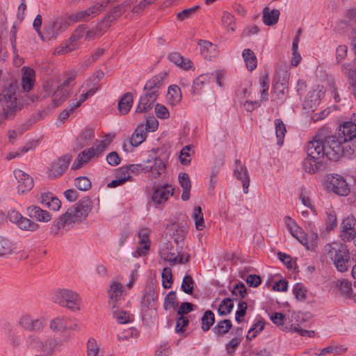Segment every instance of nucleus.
<instances>
[{
	"label": "nucleus",
	"instance_id": "obj_38",
	"mask_svg": "<svg viewBox=\"0 0 356 356\" xmlns=\"http://www.w3.org/2000/svg\"><path fill=\"white\" fill-rule=\"evenodd\" d=\"M211 75L202 74L197 76L193 83L191 93L193 95H198L202 90L210 83Z\"/></svg>",
	"mask_w": 356,
	"mask_h": 356
},
{
	"label": "nucleus",
	"instance_id": "obj_59",
	"mask_svg": "<svg viewBox=\"0 0 356 356\" xmlns=\"http://www.w3.org/2000/svg\"><path fill=\"white\" fill-rule=\"evenodd\" d=\"M259 83L261 85V101L265 102L268 99V90L269 88V79L267 74L260 77Z\"/></svg>",
	"mask_w": 356,
	"mask_h": 356
},
{
	"label": "nucleus",
	"instance_id": "obj_62",
	"mask_svg": "<svg viewBox=\"0 0 356 356\" xmlns=\"http://www.w3.org/2000/svg\"><path fill=\"white\" fill-rule=\"evenodd\" d=\"M233 307L234 304L232 300L230 298H225L219 305L218 313L221 316L227 315L232 312Z\"/></svg>",
	"mask_w": 356,
	"mask_h": 356
},
{
	"label": "nucleus",
	"instance_id": "obj_52",
	"mask_svg": "<svg viewBox=\"0 0 356 356\" xmlns=\"http://www.w3.org/2000/svg\"><path fill=\"white\" fill-rule=\"evenodd\" d=\"M356 145L355 141H350L349 140H341V147H343V155L350 157L356 155V148L353 146Z\"/></svg>",
	"mask_w": 356,
	"mask_h": 356
},
{
	"label": "nucleus",
	"instance_id": "obj_56",
	"mask_svg": "<svg viewBox=\"0 0 356 356\" xmlns=\"http://www.w3.org/2000/svg\"><path fill=\"white\" fill-rule=\"evenodd\" d=\"M112 314L118 323L120 324H126L131 321V316L123 310L118 309V307L113 309Z\"/></svg>",
	"mask_w": 356,
	"mask_h": 356
},
{
	"label": "nucleus",
	"instance_id": "obj_41",
	"mask_svg": "<svg viewBox=\"0 0 356 356\" xmlns=\"http://www.w3.org/2000/svg\"><path fill=\"white\" fill-rule=\"evenodd\" d=\"M158 298V294L154 287L149 286L145 289L142 305L144 307H154Z\"/></svg>",
	"mask_w": 356,
	"mask_h": 356
},
{
	"label": "nucleus",
	"instance_id": "obj_6",
	"mask_svg": "<svg viewBox=\"0 0 356 356\" xmlns=\"http://www.w3.org/2000/svg\"><path fill=\"white\" fill-rule=\"evenodd\" d=\"M53 302L72 312L81 309V298L78 293L69 289H58L51 295Z\"/></svg>",
	"mask_w": 356,
	"mask_h": 356
},
{
	"label": "nucleus",
	"instance_id": "obj_43",
	"mask_svg": "<svg viewBox=\"0 0 356 356\" xmlns=\"http://www.w3.org/2000/svg\"><path fill=\"white\" fill-rule=\"evenodd\" d=\"M95 93V89H89L86 92L81 94L79 99H72L67 108L69 109L71 112H74L76 108L79 107L82 103H83L88 97L92 96Z\"/></svg>",
	"mask_w": 356,
	"mask_h": 356
},
{
	"label": "nucleus",
	"instance_id": "obj_60",
	"mask_svg": "<svg viewBox=\"0 0 356 356\" xmlns=\"http://www.w3.org/2000/svg\"><path fill=\"white\" fill-rule=\"evenodd\" d=\"M94 131L92 129H85L80 136L78 137L77 140L81 146H85L88 143L94 138Z\"/></svg>",
	"mask_w": 356,
	"mask_h": 356
},
{
	"label": "nucleus",
	"instance_id": "obj_26",
	"mask_svg": "<svg viewBox=\"0 0 356 356\" xmlns=\"http://www.w3.org/2000/svg\"><path fill=\"white\" fill-rule=\"evenodd\" d=\"M235 163V177L242 182L243 193L247 194L248 193V187L250 186V177L248 170L245 166L241 164V161L239 160H236Z\"/></svg>",
	"mask_w": 356,
	"mask_h": 356
},
{
	"label": "nucleus",
	"instance_id": "obj_37",
	"mask_svg": "<svg viewBox=\"0 0 356 356\" xmlns=\"http://www.w3.org/2000/svg\"><path fill=\"white\" fill-rule=\"evenodd\" d=\"M61 346V342L57 338L50 337H43L42 347L41 351L47 354L51 355L56 351Z\"/></svg>",
	"mask_w": 356,
	"mask_h": 356
},
{
	"label": "nucleus",
	"instance_id": "obj_4",
	"mask_svg": "<svg viewBox=\"0 0 356 356\" xmlns=\"http://www.w3.org/2000/svg\"><path fill=\"white\" fill-rule=\"evenodd\" d=\"M323 253L325 258L330 260L336 269L341 273L348 270L349 267V251L346 245L334 241L324 246Z\"/></svg>",
	"mask_w": 356,
	"mask_h": 356
},
{
	"label": "nucleus",
	"instance_id": "obj_53",
	"mask_svg": "<svg viewBox=\"0 0 356 356\" xmlns=\"http://www.w3.org/2000/svg\"><path fill=\"white\" fill-rule=\"evenodd\" d=\"M221 22L223 26L227 29L229 32L235 31V17L228 12H224L221 18Z\"/></svg>",
	"mask_w": 356,
	"mask_h": 356
},
{
	"label": "nucleus",
	"instance_id": "obj_32",
	"mask_svg": "<svg viewBox=\"0 0 356 356\" xmlns=\"http://www.w3.org/2000/svg\"><path fill=\"white\" fill-rule=\"evenodd\" d=\"M168 59L171 63L184 70L193 69L192 61L189 58L182 56L179 53L172 52L170 54Z\"/></svg>",
	"mask_w": 356,
	"mask_h": 356
},
{
	"label": "nucleus",
	"instance_id": "obj_49",
	"mask_svg": "<svg viewBox=\"0 0 356 356\" xmlns=\"http://www.w3.org/2000/svg\"><path fill=\"white\" fill-rule=\"evenodd\" d=\"M232 324L230 320L226 319L218 322L213 328V332L218 336L221 337L227 334L232 328Z\"/></svg>",
	"mask_w": 356,
	"mask_h": 356
},
{
	"label": "nucleus",
	"instance_id": "obj_28",
	"mask_svg": "<svg viewBox=\"0 0 356 356\" xmlns=\"http://www.w3.org/2000/svg\"><path fill=\"white\" fill-rule=\"evenodd\" d=\"M307 154L313 158L321 159L325 157L323 140L314 139L308 143Z\"/></svg>",
	"mask_w": 356,
	"mask_h": 356
},
{
	"label": "nucleus",
	"instance_id": "obj_17",
	"mask_svg": "<svg viewBox=\"0 0 356 356\" xmlns=\"http://www.w3.org/2000/svg\"><path fill=\"white\" fill-rule=\"evenodd\" d=\"M108 295L109 298V305L113 309H114L118 307L119 302L123 300L126 295V291L120 282L113 280L108 289Z\"/></svg>",
	"mask_w": 356,
	"mask_h": 356
},
{
	"label": "nucleus",
	"instance_id": "obj_47",
	"mask_svg": "<svg viewBox=\"0 0 356 356\" xmlns=\"http://www.w3.org/2000/svg\"><path fill=\"white\" fill-rule=\"evenodd\" d=\"M181 92L180 88L176 86H170L167 93V99L171 105H177L181 100Z\"/></svg>",
	"mask_w": 356,
	"mask_h": 356
},
{
	"label": "nucleus",
	"instance_id": "obj_5",
	"mask_svg": "<svg viewBox=\"0 0 356 356\" xmlns=\"http://www.w3.org/2000/svg\"><path fill=\"white\" fill-rule=\"evenodd\" d=\"M323 253L325 258L330 260L336 269L341 273L348 270L349 267V251L346 245L334 241L324 246Z\"/></svg>",
	"mask_w": 356,
	"mask_h": 356
},
{
	"label": "nucleus",
	"instance_id": "obj_33",
	"mask_svg": "<svg viewBox=\"0 0 356 356\" xmlns=\"http://www.w3.org/2000/svg\"><path fill=\"white\" fill-rule=\"evenodd\" d=\"M163 77L164 75L158 74L149 79L144 87V90L146 91V93L150 95L152 92L157 98L158 92L163 85Z\"/></svg>",
	"mask_w": 356,
	"mask_h": 356
},
{
	"label": "nucleus",
	"instance_id": "obj_54",
	"mask_svg": "<svg viewBox=\"0 0 356 356\" xmlns=\"http://www.w3.org/2000/svg\"><path fill=\"white\" fill-rule=\"evenodd\" d=\"M192 216L195 220V227L198 230H202L205 227L203 213L200 207L194 208Z\"/></svg>",
	"mask_w": 356,
	"mask_h": 356
},
{
	"label": "nucleus",
	"instance_id": "obj_11",
	"mask_svg": "<svg viewBox=\"0 0 356 356\" xmlns=\"http://www.w3.org/2000/svg\"><path fill=\"white\" fill-rule=\"evenodd\" d=\"M145 172H151L153 178L158 177L165 169L164 159L157 155V150L150 151L148 158L144 161Z\"/></svg>",
	"mask_w": 356,
	"mask_h": 356
},
{
	"label": "nucleus",
	"instance_id": "obj_8",
	"mask_svg": "<svg viewBox=\"0 0 356 356\" xmlns=\"http://www.w3.org/2000/svg\"><path fill=\"white\" fill-rule=\"evenodd\" d=\"M71 25L68 17H58L47 22L44 26V35L42 41L56 39Z\"/></svg>",
	"mask_w": 356,
	"mask_h": 356
},
{
	"label": "nucleus",
	"instance_id": "obj_25",
	"mask_svg": "<svg viewBox=\"0 0 356 356\" xmlns=\"http://www.w3.org/2000/svg\"><path fill=\"white\" fill-rule=\"evenodd\" d=\"M35 83V71L29 67H23L22 68L21 86L23 92H29L31 91Z\"/></svg>",
	"mask_w": 356,
	"mask_h": 356
},
{
	"label": "nucleus",
	"instance_id": "obj_40",
	"mask_svg": "<svg viewBox=\"0 0 356 356\" xmlns=\"http://www.w3.org/2000/svg\"><path fill=\"white\" fill-rule=\"evenodd\" d=\"M136 0H124L120 4L113 8L112 15L114 17H118L129 9H131V12L134 13H139L140 12H134L133 10L134 7L138 4H136Z\"/></svg>",
	"mask_w": 356,
	"mask_h": 356
},
{
	"label": "nucleus",
	"instance_id": "obj_51",
	"mask_svg": "<svg viewBox=\"0 0 356 356\" xmlns=\"http://www.w3.org/2000/svg\"><path fill=\"white\" fill-rule=\"evenodd\" d=\"M275 128V134L277 140V145H282L284 142V138L286 131L284 122L280 119H276L274 122Z\"/></svg>",
	"mask_w": 356,
	"mask_h": 356
},
{
	"label": "nucleus",
	"instance_id": "obj_10",
	"mask_svg": "<svg viewBox=\"0 0 356 356\" xmlns=\"http://www.w3.org/2000/svg\"><path fill=\"white\" fill-rule=\"evenodd\" d=\"M324 186L327 190L342 196L347 195L350 192L346 179L337 174L328 175L324 181Z\"/></svg>",
	"mask_w": 356,
	"mask_h": 356
},
{
	"label": "nucleus",
	"instance_id": "obj_15",
	"mask_svg": "<svg viewBox=\"0 0 356 356\" xmlns=\"http://www.w3.org/2000/svg\"><path fill=\"white\" fill-rule=\"evenodd\" d=\"M161 257L167 261L173 264H183L188 261V256H179L178 250L171 242L165 243L160 249Z\"/></svg>",
	"mask_w": 356,
	"mask_h": 356
},
{
	"label": "nucleus",
	"instance_id": "obj_35",
	"mask_svg": "<svg viewBox=\"0 0 356 356\" xmlns=\"http://www.w3.org/2000/svg\"><path fill=\"white\" fill-rule=\"evenodd\" d=\"M156 99V97L154 93L152 92L150 95L145 93V95L140 98L139 103L136 108V112L142 113L149 111Z\"/></svg>",
	"mask_w": 356,
	"mask_h": 356
},
{
	"label": "nucleus",
	"instance_id": "obj_30",
	"mask_svg": "<svg viewBox=\"0 0 356 356\" xmlns=\"http://www.w3.org/2000/svg\"><path fill=\"white\" fill-rule=\"evenodd\" d=\"M95 156V152L94 147H90L83 150L78 154L72 165V169L78 170L81 168Z\"/></svg>",
	"mask_w": 356,
	"mask_h": 356
},
{
	"label": "nucleus",
	"instance_id": "obj_2",
	"mask_svg": "<svg viewBox=\"0 0 356 356\" xmlns=\"http://www.w3.org/2000/svg\"><path fill=\"white\" fill-rule=\"evenodd\" d=\"M29 97L21 95L18 91L17 81L10 78L3 86L0 94L2 111L0 118L2 120H13L17 112L28 104Z\"/></svg>",
	"mask_w": 356,
	"mask_h": 356
},
{
	"label": "nucleus",
	"instance_id": "obj_16",
	"mask_svg": "<svg viewBox=\"0 0 356 356\" xmlns=\"http://www.w3.org/2000/svg\"><path fill=\"white\" fill-rule=\"evenodd\" d=\"M8 217L11 222L15 224L22 230L35 232L39 228V225L36 222L22 216L17 211L12 210L9 211Z\"/></svg>",
	"mask_w": 356,
	"mask_h": 356
},
{
	"label": "nucleus",
	"instance_id": "obj_1",
	"mask_svg": "<svg viewBox=\"0 0 356 356\" xmlns=\"http://www.w3.org/2000/svg\"><path fill=\"white\" fill-rule=\"evenodd\" d=\"M92 207V200L84 197L78 203L70 207L64 214L54 221L51 228V234L54 236H60L64 231H68L76 224L82 222L88 216Z\"/></svg>",
	"mask_w": 356,
	"mask_h": 356
},
{
	"label": "nucleus",
	"instance_id": "obj_44",
	"mask_svg": "<svg viewBox=\"0 0 356 356\" xmlns=\"http://www.w3.org/2000/svg\"><path fill=\"white\" fill-rule=\"evenodd\" d=\"M341 134L343 138L340 140H351L353 138L356 137V124L352 122H346L340 128Z\"/></svg>",
	"mask_w": 356,
	"mask_h": 356
},
{
	"label": "nucleus",
	"instance_id": "obj_21",
	"mask_svg": "<svg viewBox=\"0 0 356 356\" xmlns=\"http://www.w3.org/2000/svg\"><path fill=\"white\" fill-rule=\"evenodd\" d=\"M150 229L148 228L140 229L138 232L139 245L134 253V257H142L146 254L149 249L150 240L149 234Z\"/></svg>",
	"mask_w": 356,
	"mask_h": 356
},
{
	"label": "nucleus",
	"instance_id": "obj_19",
	"mask_svg": "<svg viewBox=\"0 0 356 356\" xmlns=\"http://www.w3.org/2000/svg\"><path fill=\"white\" fill-rule=\"evenodd\" d=\"M147 133L144 124L137 127L130 139L124 140L123 149L126 152H131L133 147H138L146 138Z\"/></svg>",
	"mask_w": 356,
	"mask_h": 356
},
{
	"label": "nucleus",
	"instance_id": "obj_24",
	"mask_svg": "<svg viewBox=\"0 0 356 356\" xmlns=\"http://www.w3.org/2000/svg\"><path fill=\"white\" fill-rule=\"evenodd\" d=\"M14 175L18 181V193H24L33 188V179L28 174L21 170L17 169L14 171Z\"/></svg>",
	"mask_w": 356,
	"mask_h": 356
},
{
	"label": "nucleus",
	"instance_id": "obj_36",
	"mask_svg": "<svg viewBox=\"0 0 356 356\" xmlns=\"http://www.w3.org/2000/svg\"><path fill=\"white\" fill-rule=\"evenodd\" d=\"M198 44L200 47L201 54L204 58L211 60L218 56V50L216 44L207 40H200Z\"/></svg>",
	"mask_w": 356,
	"mask_h": 356
},
{
	"label": "nucleus",
	"instance_id": "obj_18",
	"mask_svg": "<svg viewBox=\"0 0 356 356\" xmlns=\"http://www.w3.org/2000/svg\"><path fill=\"white\" fill-rule=\"evenodd\" d=\"M174 194V188L170 184L158 185L154 187L152 200L156 204L165 202Z\"/></svg>",
	"mask_w": 356,
	"mask_h": 356
},
{
	"label": "nucleus",
	"instance_id": "obj_63",
	"mask_svg": "<svg viewBox=\"0 0 356 356\" xmlns=\"http://www.w3.org/2000/svg\"><path fill=\"white\" fill-rule=\"evenodd\" d=\"M337 287L342 296L349 297L353 291L352 284L346 280L338 281Z\"/></svg>",
	"mask_w": 356,
	"mask_h": 356
},
{
	"label": "nucleus",
	"instance_id": "obj_27",
	"mask_svg": "<svg viewBox=\"0 0 356 356\" xmlns=\"http://www.w3.org/2000/svg\"><path fill=\"white\" fill-rule=\"evenodd\" d=\"M27 214L31 218L40 222H48L51 220V215L49 212L35 205L27 208Z\"/></svg>",
	"mask_w": 356,
	"mask_h": 356
},
{
	"label": "nucleus",
	"instance_id": "obj_22",
	"mask_svg": "<svg viewBox=\"0 0 356 356\" xmlns=\"http://www.w3.org/2000/svg\"><path fill=\"white\" fill-rule=\"evenodd\" d=\"M17 252V243L9 237L0 235V257L8 258Z\"/></svg>",
	"mask_w": 356,
	"mask_h": 356
},
{
	"label": "nucleus",
	"instance_id": "obj_12",
	"mask_svg": "<svg viewBox=\"0 0 356 356\" xmlns=\"http://www.w3.org/2000/svg\"><path fill=\"white\" fill-rule=\"evenodd\" d=\"M309 314L298 312L293 314L291 316V324L282 327V330L288 332H297L300 336L313 337L314 332L302 329L301 326L306 322Z\"/></svg>",
	"mask_w": 356,
	"mask_h": 356
},
{
	"label": "nucleus",
	"instance_id": "obj_7",
	"mask_svg": "<svg viewBox=\"0 0 356 356\" xmlns=\"http://www.w3.org/2000/svg\"><path fill=\"white\" fill-rule=\"evenodd\" d=\"M69 90L63 89L62 87L57 86L51 94V103L48 104L43 110L33 116V122L47 117L52 110L60 106L70 95Z\"/></svg>",
	"mask_w": 356,
	"mask_h": 356
},
{
	"label": "nucleus",
	"instance_id": "obj_42",
	"mask_svg": "<svg viewBox=\"0 0 356 356\" xmlns=\"http://www.w3.org/2000/svg\"><path fill=\"white\" fill-rule=\"evenodd\" d=\"M133 95L131 92H126L123 95L118 103V111L122 115L127 114L133 104Z\"/></svg>",
	"mask_w": 356,
	"mask_h": 356
},
{
	"label": "nucleus",
	"instance_id": "obj_46",
	"mask_svg": "<svg viewBox=\"0 0 356 356\" xmlns=\"http://www.w3.org/2000/svg\"><path fill=\"white\" fill-rule=\"evenodd\" d=\"M242 56L245 63L246 67L249 71H253L257 66V57L250 49H245L243 51Z\"/></svg>",
	"mask_w": 356,
	"mask_h": 356
},
{
	"label": "nucleus",
	"instance_id": "obj_31",
	"mask_svg": "<svg viewBox=\"0 0 356 356\" xmlns=\"http://www.w3.org/2000/svg\"><path fill=\"white\" fill-rule=\"evenodd\" d=\"M296 232H294L293 234H291L293 237H295L300 243H301L303 245H305L307 249H313L316 245V240L318 238L317 234H312L311 237L309 238L307 235L305 233V232L299 227L296 229Z\"/></svg>",
	"mask_w": 356,
	"mask_h": 356
},
{
	"label": "nucleus",
	"instance_id": "obj_39",
	"mask_svg": "<svg viewBox=\"0 0 356 356\" xmlns=\"http://www.w3.org/2000/svg\"><path fill=\"white\" fill-rule=\"evenodd\" d=\"M280 12L277 9L270 10L266 7L263 10V22L267 26H273L278 22Z\"/></svg>",
	"mask_w": 356,
	"mask_h": 356
},
{
	"label": "nucleus",
	"instance_id": "obj_45",
	"mask_svg": "<svg viewBox=\"0 0 356 356\" xmlns=\"http://www.w3.org/2000/svg\"><path fill=\"white\" fill-rule=\"evenodd\" d=\"M87 356H103L102 345L94 338H90L86 343Z\"/></svg>",
	"mask_w": 356,
	"mask_h": 356
},
{
	"label": "nucleus",
	"instance_id": "obj_64",
	"mask_svg": "<svg viewBox=\"0 0 356 356\" xmlns=\"http://www.w3.org/2000/svg\"><path fill=\"white\" fill-rule=\"evenodd\" d=\"M264 323L263 321H258L253 325V326L249 330L246 338L249 340H252L260 332L264 330Z\"/></svg>",
	"mask_w": 356,
	"mask_h": 356
},
{
	"label": "nucleus",
	"instance_id": "obj_55",
	"mask_svg": "<svg viewBox=\"0 0 356 356\" xmlns=\"http://www.w3.org/2000/svg\"><path fill=\"white\" fill-rule=\"evenodd\" d=\"M323 95L321 90H314L307 95L308 106L313 108L319 104V102Z\"/></svg>",
	"mask_w": 356,
	"mask_h": 356
},
{
	"label": "nucleus",
	"instance_id": "obj_50",
	"mask_svg": "<svg viewBox=\"0 0 356 356\" xmlns=\"http://www.w3.org/2000/svg\"><path fill=\"white\" fill-rule=\"evenodd\" d=\"M113 137L110 135H106L104 139L96 141L94 149L95 155L98 156L102 154L109 146L113 140Z\"/></svg>",
	"mask_w": 356,
	"mask_h": 356
},
{
	"label": "nucleus",
	"instance_id": "obj_23",
	"mask_svg": "<svg viewBox=\"0 0 356 356\" xmlns=\"http://www.w3.org/2000/svg\"><path fill=\"white\" fill-rule=\"evenodd\" d=\"M341 236L343 240L351 241L356 234V219L348 216L341 224Z\"/></svg>",
	"mask_w": 356,
	"mask_h": 356
},
{
	"label": "nucleus",
	"instance_id": "obj_48",
	"mask_svg": "<svg viewBox=\"0 0 356 356\" xmlns=\"http://www.w3.org/2000/svg\"><path fill=\"white\" fill-rule=\"evenodd\" d=\"M106 28L103 21L93 29H89L86 26V40H92L100 37L105 32Z\"/></svg>",
	"mask_w": 356,
	"mask_h": 356
},
{
	"label": "nucleus",
	"instance_id": "obj_20",
	"mask_svg": "<svg viewBox=\"0 0 356 356\" xmlns=\"http://www.w3.org/2000/svg\"><path fill=\"white\" fill-rule=\"evenodd\" d=\"M72 158L70 154H65L54 161L49 166V176L52 178L61 176L67 168Z\"/></svg>",
	"mask_w": 356,
	"mask_h": 356
},
{
	"label": "nucleus",
	"instance_id": "obj_13",
	"mask_svg": "<svg viewBox=\"0 0 356 356\" xmlns=\"http://www.w3.org/2000/svg\"><path fill=\"white\" fill-rule=\"evenodd\" d=\"M83 38L86 40V26L84 25L79 26L74 31L66 44L58 47L54 51V54L62 55L74 51L78 47L77 42Z\"/></svg>",
	"mask_w": 356,
	"mask_h": 356
},
{
	"label": "nucleus",
	"instance_id": "obj_58",
	"mask_svg": "<svg viewBox=\"0 0 356 356\" xmlns=\"http://www.w3.org/2000/svg\"><path fill=\"white\" fill-rule=\"evenodd\" d=\"M215 318L213 313L208 310L202 318V329L206 332L210 329V327L214 323Z\"/></svg>",
	"mask_w": 356,
	"mask_h": 356
},
{
	"label": "nucleus",
	"instance_id": "obj_3",
	"mask_svg": "<svg viewBox=\"0 0 356 356\" xmlns=\"http://www.w3.org/2000/svg\"><path fill=\"white\" fill-rule=\"evenodd\" d=\"M17 325L22 330L31 332L26 339V345L31 348L41 351L42 347V332L47 327L44 316H35L30 313H24L18 318Z\"/></svg>",
	"mask_w": 356,
	"mask_h": 356
},
{
	"label": "nucleus",
	"instance_id": "obj_14",
	"mask_svg": "<svg viewBox=\"0 0 356 356\" xmlns=\"http://www.w3.org/2000/svg\"><path fill=\"white\" fill-rule=\"evenodd\" d=\"M325 156L330 160L337 161L343 155L341 140L334 136H328L323 140Z\"/></svg>",
	"mask_w": 356,
	"mask_h": 356
},
{
	"label": "nucleus",
	"instance_id": "obj_57",
	"mask_svg": "<svg viewBox=\"0 0 356 356\" xmlns=\"http://www.w3.org/2000/svg\"><path fill=\"white\" fill-rule=\"evenodd\" d=\"M34 148H35V145L32 143H28L17 151L10 152L6 154V159L8 161L12 160L15 158L20 156L23 154H25L28 151L33 149Z\"/></svg>",
	"mask_w": 356,
	"mask_h": 356
},
{
	"label": "nucleus",
	"instance_id": "obj_34",
	"mask_svg": "<svg viewBox=\"0 0 356 356\" xmlns=\"http://www.w3.org/2000/svg\"><path fill=\"white\" fill-rule=\"evenodd\" d=\"M302 167L306 172L315 174L323 167V161L307 155L303 161Z\"/></svg>",
	"mask_w": 356,
	"mask_h": 356
},
{
	"label": "nucleus",
	"instance_id": "obj_9",
	"mask_svg": "<svg viewBox=\"0 0 356 356\" xmlns=\"http://www.w3.org/2000/svg\"><path fill=\"white\" fill-rule=\"evenodd\" d=\"M104 8V3H97L87 9L77 10L68 16L70 24L88 22L99 15Z\"/></svg>",
	"mask_w": 356,
	"mask_h": 356
},
{
	"label": "nucleus",
	"instance_id": "obj_29",
	"mask_svg": "<svg viewBox=\"0 0 356 356\" xmlns=\"http://www.w3.org/2000/svg\"><path fill=\"white\" fill-rule=\"evenodd\" d=\"M49 329L54 332H64L73 327L69 326L67 317L58 316L49 321Z\"/></svg>",
	"mask_w": 356,
	"mask_h": 356
},
{
	"label": "nucleus",
	"instance_id": "obj_61",
	"mask_svg": "<svg viewBox=\"0 0 356 356\" xmlns=\"http://www.w3.org/2000/svg\"><path fill=\"white\" fill-rule=\"evenodd\" d=\"M74 185L79 190L86 191L91 188V181L86 177H79L74 179Z\"/></svg>",
	"mask_w": 356,
	"mask_h": 356
}]
</instances>
